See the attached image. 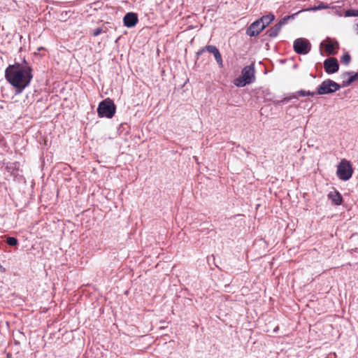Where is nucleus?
Wrapping results in <instances>:
<instances>
[{
	"label": "nucleus",
	"mask_w": 358,
	"mask_h": 358,
	"mask_svg": "<svg viewBox=\"0 0 358 358\" xmlns=\"http://www.w3.org/2000/svg\"><path fill=\"white\" fill-rule=\"evenodd\" d=\"M5 78L15 89V94H20L33 78L32 68L26 60L9 65L5 70Z\"/></svg>",
	"instance_id": "1"
},
{
	"label": "nucleus",
	"mask_w": 358,
	"mask_h": 358,
	"mask_svg": "<svg viewBox=\"0 0 358 358\" xmlns=\"http://www.w3.org/2000/svg\"><path fill=\"white\" fill-rule=\"evenodd\" d=\"M255 80V68L253 65L245 66L241 71V76L234 80V84L237 87H244L250 85Z\"/></svg>",
	"instance_id": "2"
},
{
	"label": "nucleus",
	"mask_w": 358,
	"mask_h": 358,
	"mask_svg": "<svg viewBox=\"0 0 358 358\" xmlns=\"http://www.w3.org/2000/svg\"><path fill=\"white\" fill-rule=\"evenodd\" d=\"M116 106L110 99L101 101L97 108V113L100 117L112 118L115 113Z\"/></svg>",
	"instance_id": "3"
},
{
	"label": "nucleus",
	"mask_w": 358,
	"mask_h": 358,
	"mask_svg": "<svg viewBox=\"0 0 358 358\" xmlns=\"http://www.w3.org/2000/svg\"><path fill=\"white\" fill-rule=\"evenodd\" d=\"M353 169L350 163L345 159H341L337 166L336 175L343 181L348 180L352 176Z\"/></svg>",
	"instance_id": "4"
},
{
	"label": "nucleus",
	"mask_w": 358,
	"mask_h": 358,
	"mask_svg": "<svg viewBox=\"0 0 358 358\" xmlns=\"http://www.w3.org/2000/svg\"><path fill=\"white\" fill-rule=\"evenodd\" d=\"M341 85L332 80L327 79L324 80L321 85L317 88L316 94L324 95L331 94L339 90Z\"/></svg>",
	"instance_id": "5"
},
{
	"label": "nucleus",
	"mask_w": 358,
	"mask_h": 358,
	"mask_svg": "<svg viewBox=\"0 0 358 358\" xmlns=\"http://www.w3.org/2000/svg\"><path fill=\"white\" fill-rule=\"evenodd\" d=\"M293 48L297 54L306 55L310 51L311 44L308 39L299 38L294 41Z\"/></svg>",
	"instance_id": "6"
},
{
	"label": "nucleus",
	"mask_w": 358,
	"mask_h": 358,
	"mask_svg": "<svg viewBox=\"0 0 358 358\" xmlns=\"http://www.w3.org/2000/svg\"><path fill=\"white\" fill-rule=\"evenodd\" d=\"M324 68L325 72L328 74H332L337 72L339 69L338 60L335 57H330L324 62Z\"/></svg>",
	"instance_id": "7"
},
{
	"label": "nucleus",
	"mask_w": 358,
	"mask_h": 358,
	"mask_svg": "<svg viewBox=\"0 0 358 358\" xmlns=\"http://www.w3.org/2000/svg\"><path fill=\"white\" fill-rule=\"evenodd\" d=\"M343 80L342 84L340 85L341 87H346L350 86L353 82L358 79V71L355 73L352 71H347L342 74Z\"/></svg>",
	"instance_id": "8"
},
{
	"label": "nucleus",
	"mask_w": 358,
	"mask_h": 358,
	"mask_svg": "<svg viewBox=\"0 0 358 358\" xmlns=\"http://www.w3.org/2000/svg\"><path fill=\"white\" fill-rule=\"evenodd\" d=\"M264 25H262L261 23L257 20L252 22L246 30V34L252 37L257 36L263 29Z\"/></svg>",
	"instance_id": "9"
},
{
	"label": "nucleus",
	"mask_w": 358,
	"mask_h": 358,
	"mask_svg": "<svg viewBox=\"0 0 358 358\" xmlns=\"http://www.w3.org/2000/svg\"><path fill=\"white\" fill-rule=\"evenodd\" d=\"M124 24L127 27H133L138 22L137 15L134 13H127L123 19Z\"/></svg>",
	"instance_id": "10"
},
{
	"label": "nucleus",
	"mask_w": 358,
	"mask_h": 358,
	"mask_svg": "<svg viewBox=\"0 0 358 358\" xmlns=\"http://www.w3.org/2000/svg\"><path fill=\"white\" fill-rule=\"evenodd\" d=\"M206 50L214 55L215 59L219 66L221 68L223 67L222 58L218 48L215 45H206Z\"/></svg>",
	"instance_id": "11"
},
{
	"label": "nucleus",
	"mask_w": 358,
	"mask_h": 358,
	"mask_svg": "<svg viewBox=\"0 0 358 358\" xmlns=\"http://www.w3.org/2000/svg\"><path fill=\"white\" fill-rule=\"evenodd\" d=\"M328 198L336 206L341 205L343 201L342 196L338 191L329 192L328 194Z\"/></svg>",
	"instance_id": "12"
},
{
	"label": "nucleus",
	"mask_w": 358,
	"mask_h": 358,
	"mask_svg": "<svg viewBox=\"0 0 358 358\" xmlns=\"http://www.w3.org/2000/svg\"><path fill=\"white\" fill-rule=\"evenodd\" d=\"M338 47L339 44L336 41H329L325 45V50L329 55H334L335 50Z\"/></svg>",
	"instance_id": "13"
},
{
	"label": "nucleus",
	"mask_w": 358,
	"mask_h": 358,
	"mask_svg": "<svg viewBox=\"0 0 358 358\" xmlns=\"http://www.w3.org/2000/svg\"><path fill=\"white\" fill-rule=\"evenodd\" d=\"M275 16L272 13L264 15L257 20L261 23L262 25H264V28L266 27L273 20Z\"/></svg>",
	"instance_id": "14"
},
{
	"label": "nucleus",
	"mask_w": 358,
	"mask_h": 358,
	"mask_svg": "<svg viewBox=\"0 0 358 358\" xmlns=\"http://www.w3.org/2000/svg\"><path fill=\"white\" fill-rule=\"evenodd\" d=\"M280 29V25L275 24L273 27H271L269 29L266 31V34L271 38L276 37Z\"/></svg>",
	"instance_id": "15"
},
{
	"label": "nucleus",
	"mask_w": 358,
	"mask_h": 358,
	"mask_svg": "<svg viewBox=\"0 0 358 358\" xmlns=\"http://www.w3.org/2000/svg\"><path fill=\"white\" fill-rule=\"evenodd\" d=\"M298 14V13L290 15H286L284 17H282L277 24L280 25V27L285 24H286L289 20H293L294 19L295 16Z\"/></svg>",
	"instance_id": "16"
},
{
	"label": "nucleus",
	"mask_w": 358,
	"mask_h": 358,
	"mask_svg": "<svg viewBox=\"0 0 358 358\" xmlns=\"http://www.w3.org/2000/svg\"><path fill=\"white\" fill-rule=\"evenodd\" d=\"M351 61V57L348 52L345 53L341 57V62L345 65H348Z\"/></svg>",
	"instance_id": "17"
},
{
	"label": "nucleus",
	"mask_w": 358,
	"mask_h": 358,
	"mask_svg": "<svg viewBox=\"0 0 358 358\" xmlns=\"http://www.w3.org/2000/svg\"><path fill=\"white\" fill-rule=\"evenodd\" d=\"M301 96H313L316 94L315 92H310V91H306L303 90H301L296 92Z\"/></svg>",
	"instance_id": "18"
},
{
	"label": "nucleus",
	"mask_w": 358,
	"mask_h": 358,
	"mask_svg": "<svg viewBox=\"0 0 358 358\" xmlns=\"http://www.w3.org/2000/svg\"><path fill=\"white\" fill-rule=\"evenodd\" d=\"M17 239L15 237H7L6 243L10 246H15L17 244Z\"/></svg>",
	"instance_id": "19"
},
{
	"label": "nucleus",
	"mask_w": 358,
	"mask_h": 358,
	"mask_svg": "<svg viewBox=\"0 0 358 358\" xmlns=\"http://www.w3.org/2000/svg\"><path fill=\"white\" fill-rule=\"evenodd\" d=\"M345 17H357L358 16V10L349 9L346 10L345 13Z\"/></svg>",
	"instance_id": "20"
},
{
	"label": "nucleus",
	"mask_w": 358,
	"mask_h": 358,
	"mask_svg": "<svg viewBox=\"0 0 358 358\" xmlns=\"http://www.w3.org/2000/svg\"><path fill=\"white\" fill-rule=\"evenodd\" d=\"M206 50V46L204 48H201L197 52H196V57L198 58L200 55H201L203 52H205Z\"/></svg>",
	"instance_id": "21"
},
{
	"label": "nucleus",
	"mask_w": 358,
	"mask_h": 358,
	"mask_svg": "<svg viewBox=\"0 0 358 358\" xmlns=\"http://www.w3.org/2000/svg\"><path fill=\"white\" fill-rule=\"evenodd\" d=\"M102 31L103 30H102L101 28H97V29L94 30L93 35L94 36H96L99 35L102 32Z\"/></svg>",
	"instance_id": "22"
},
{
	"label": "nucleus",
	"mask_w": 358,
	"mask_h": 358,
	"mask_svg": "<svg viewBox=\"0 0 358 358\" xmlns=\"http://www.w3.org/2000/svg\"><path fill=\"white\" fill-rule=\"evenodd\" d=\"M291 99L290 97H285L283 99L278 101V103L288 102Z\"/></svg>",
	"instance_id": "23"
},
{
	"label": "nucleus",
	"mask_w": 358,
	"mask_h": 358,
	"mask_svg": "<svg viewBox=\"0 0 358 358\" xmlns=\"http://www.w3.org/2000/svg\"><path fill=\"white\" fill-rule=\"evenodd\" d=\"M327 8V6H324L323 3H321L320 5H319L317 7H315V8H313V10H317V9H322V8Z\"/></svg>",
	"instance_id": "24"
}]
</instances>
